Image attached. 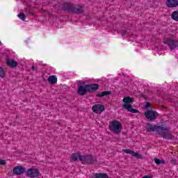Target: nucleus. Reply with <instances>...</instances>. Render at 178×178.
<instances>
[{
  "instance_id": "1",
  "label": "nucleus",
  "mask_w": 178,
  "mask_h": 178,
  "mask_svg": "<svg viewBox=\"0 0 178 178\" xmlns=\"http://www.w3.org/2000/svg\"><path fill=\"white\" fill-rule=\"evenodd\" d=\"M62 9L65 12H70V13H75V15H81L82 13H84V6H76L70 3H64L62 7Z\"/></svg>"
},
{
  "instance_id": "2",
  "label": "nucleus",
  "mask_w": 178,
  "mask_h": 178,
  "mask_svg": "<svg viewBox=\"0 0 178 178\" xmlns=\"http://www.w3.org/2000/svg\"><path fill=\"white\" fill-rule=\"evenodd\" d=\"M108 129L115 134H120L122 133L123 127L122 126V123H120V122L118 120H113L108 125Z\"/></svg>"
},
{
  "instance_id": "3",
  "label": "nucleus",
  "mask_w": 178,
  "mask_h": 178,
  "mask_svg": "<svg viewBox=\"0 0 178 178\" xmlns=\"http://www.w3.org/2000/svg\"><path fill=\"white\" fill-rule=\"evenodd\" d=\"M122 102H124V104L122 106L123 108H124V109H127V111L131 112V113H138V110L131 108L133 99L130 98V97H124Z\"/></svg>"
},
{
  "instance_id": "4",
  "label": "nucleus",
  "mask_w": 178,
  "mask_h": 178,
  "mask_svg": "<svg viewBox=\"0 0 178 178\" xmlns=\"http://www.w3.org/2000/svg\"><path fill=\"white\" fill-rule=\"evenodd\" d=\"M164 44L168 45L171 51L178 48V40L173 38H167L163 40Z\"/></svg>"
},
{
  "instance_id": "5",
  "label": "nucleus",
  "mask_w": 178,
  "mask_h": 178,
  "mask_svg": "<svg viewBox=\"0 0 178 178\" xmlns=\"http://www.w3.org/2000/svg\"><path fill=\"white\" fill-rule=\"evenodd\" d=\"M81 162L84 164L86 163L87 165H91L92 163H95V162H97V160L92 158V156L91 155L82 156L81 159Z\"/></svg>"
},
{
  "instance_id": "6",
  "label": "nucleus",
  "mask_w": 178,
  "mask_h": 178,
  "mask_svg": "<svg viewBox=\"0 0 178 178\" xmlns=\"http://www.w3.org/2000/svg\"><path fill=\"white\" fill-rule=\"evenodd\" d=\"M39 175L40 172L37 169L30 168L26 171V176L28 177L35 178L38 177Z\"/></svg>"
},
{
  "instance_id": "7",
  "label": "nucleus",
  "mask_w": 178,
  "mask_h": 178,
  "mask_svg": "<svg viewBox=\"0 0 178 178\" xmlns=\"http://www.w3.org/2000/svg\"><path fill=\"white\" fill-rule=\"evenodd\" d=\"M157 115L158 113L156 111H147L146 113H145V118L149 120H155Z\"/></svg>"
},
{
  "instance_id": "8",
  "label": "nucleus",
  "mask_w": 178,
  "mask_h": 178,
  "mask_svg": "<svg viewBox=\"0 0 178 178\" xmlns=\"http://www.w3.org/2000/svg\"><path fill=\"white\" fill-rule=\"evenodd\" d=\"M94 113H102L105 111V106L102 104H95L92 107Z\"/></svg>"
},
{
  "instance_id": "9",
  "label": "nucleus",
  "mask_w": 178,
  "mask_h": 178,
  "mask_svg": "<svg viewBox=\"0 0 178 178\" xmlns=\"http://www.w3.org/2000/svg\"><path fill=\"white\" fill-rule=\"evenodd\" d=\"M26 172V168L22 167V166H17L13 168V173L14 175H17V176L20 175H23Z\"/></svg>"
},
{
  "instance_id": "10",
  "label": "nucleus",
  "mask_w": 178,
  "mask_h": 178,
  "mask_svg": "<svg viewBox=\"0 0 178 178\" xmlns=\"http://www.w3.org/2000/svg\"><path fill=\"white\" fill-rule=\"evenodd\" d=\"M123 152H125V154H129L130 155H132V156H134L135 158H137L138 159H141L143 158V156L137 152H135L134 151H131L129 149H123Z\"/></svg>"
},
{
  "instance_id": "11",
  "label": "nucleus",
  "mask_w": 178,
  "mask_h": 178,
  "mask_svg": "<svg viewBox=\"0 0 178 178\" xmlns=\"http://www.w3.org/2000/svg\"><path fill=\"white\" fill-rule=\"evenodd\" d=\"M86 88L88 92H95V91H97L99 88V86L97 83L86 85Z\"/></svg>"
},
{
  "instance_id": "12",
  "label": "nucleus",
  "mask_w": 178,
  "mask_h": 178,
  "mask_svg": "<svg viewBox=\"0 0 178 178\" xmlns=\"http://www.w3.org/2000/svg\"><path fill=\"white\" fill-rule=\"evenodd\" d=\"M155 131L158 132V134L163 136L165 131H169V127H163L156 125Z\"/></svg>"
},
{
  "instance_id": "13",
  "label": "nucleus",
  "mask_w": 178,
  "mask_h": 178,
  "mask_svg": "<svg viewBox=\"0 0 178 178\" xmlns=\"http://www.w3.org/2000/svg\"><path fill=\"white\" fill-rule=\"evenodd\" d=\"M165 4L168 8H176V6H178V1L167 0Z\"/></svg>"
},
{
  "instance_id": "14",
  "label": "nucleus",
  "mask_w": 178,
  "mask_h": 178,
  "mask_svg": "<svg viewBox=\"0 0 178 178\" xmlns=\"http://www.w3.org/2000/svg\"><path fill=\"white\" fill-rule=\"evenodd\" d=\"M88 92L87 90V85L84 86H79L78 87V94L79 95H86V94Z\"/></svg>"
},
{
  "instance_id": "15",
  "label": "nucleus",
  "mask_w": 178,
  "mask_h": 178,
  "mask_svg": "<svg viewBox=\"0 0 178 178\" xmlns=\"http://www.w3.org/2000/svg\"><path fill=\"white\" fill-rule=\"evenodd\" d=\"M162 137L165 140H173V138H175V136L169 133L168 131H164V133L163 134Z\"/></svg>"
},
{
  "instance_id": "16",
  "label": "nucleus",
  "mask_w": 178,
  "mask_h": 178,
  "mask_svg": "<svg viewBox=\"0 0 178 178\" xmlns=\"http://www.w3.org/2000/svg\"><path fill=\"white\" fill-rule=\"evenodd\" d=\"M146 130L148 133H151L152 131H155L156 129V125H154L151 123H147L146 124Z\"/></svg>"
},
{
  "instance_id": "17",
  "label": "nucleus",
  "mask_w": 178,
  "mask_h": 178,
  "mask_svg": "<svg viewBox=\"0 0 178 178\" xmlns=\"http://www.w3.org/2000/svg\"><path fill=\"white\" fill-rule=\"evenodd\" d=\"M81 158H83V156L80 155V153H74L71 156V159L74 162H76L78 160L81 161Z\"/></svg>"
},
{
  "instance_id": "18",
  "label": "nucleus",
  "mask_w": 178,
  "mask_h": 178,
  "mask_svg": "<svg viewBox=\"0 0 178 178\" xmlns=\"http://www.w3.org/2000/svg\"><path fill=\"white\" fill-rule=\"evenodd\" d=\"M7 65L8 66H9L10 67L14 68V67H17V62H16L14 60H7Z\"/></svg>"
},
{
  "instance_id": "19",
  "label": "nucleus",
  "mask_w": 178,
  "mask_h": 178,
  "mask_svg": "<svg viewBox=\"0 0 178 178\" xmlns=\"http://www.w3.org/2000/svg\"><path fill=\"white\" fill-rule=\"evenodd\" d=\"M48 81L49 83H51V84H56V83H58V78L54 75L49 76Z\"/></svg>"
},
{
  "instance_id": "20",
  "label": "nucleus",
  "mask_w": 178,
  "mask_h": 178,
  "mask_svg": "<svg viewBox=\"0 0 178 178\" xmlns=\"http://www.w3.org/2000/svg\"><path fill=\"white\" fill-rule=\"evenodd\" d=\"M111 91H104V92H102L101 93H98L97 95V97H99V98H101L106 95H111Z\"/></svg>"
},
{
  "instance_id": "21",
  "label": "nucleus",
  "mask_w": 178,
  "mask_h": 178,
  "mask_svg": "<svg viewBox=\"0 0 178 178\" xmlns=\"http://www.w3.org/2000/svg\"><path fill=\"white\" fill-rule=\"evenodd\" d=\"M171 18L172 19V20H175V22H178V11H174L172 14H171Z\"/></svg>"
},
{
  "instance_id": "22",
  "label": "nucleus",
  "mask_w": 178,
  "mask_h": 178,
  "mask_svg": "<svg viewBox=\"0 0 178 178\" xmlns=\"http://www.w3.org/2000/svg\"><path fill=\"white\" fill-rule=\"evenodd\" d=\"M154 162H155V163H156V165H161V164H162V163H163V164L165 163V161L161 160V159H156V158L154 159Z\"/></svg>"
},
{
  "instance_id": "23",
  "label": "nucleus",
  "mask_w": 178,
  "mask_h": 178,
  "mask_svg": "<svg viewBox=\"0 0 178 178\" xmlns=\"http://www.w3.org/2000/svg\"><path fill=\"white\" fill-rule=\"evenodd\" d=\"M0 77H2V79L5 77V70L1 67H0Z\"/></svg>"
},
{
  "instance_id": "24",
  "label": "nucleus",
  "mask_w": 178,
  "mask_h": 178,
  "mask_svg": "<svg viewBox=\"0 0 178 178\" xmlns=\"http://www.w3.org/2000/svg\"><path fill=\"white\" fill-rule=\"evenodd\" d=\"M18 17H19L21 19V20H24L26 19V15H24V13H20L18 15Z\"/></svg>"
},
{
  "instance_id": "25",
  "label": "nucleus",
  "mask_w": 178,
  "mask_h": 178,
  "mask_svg": "<svg viewBox=\"0 0 178 178\" xmlns=\"http://www.w3.org/2000/svg\"><path fill=\"white\" fill-rule=\"evenodd\" d=\"M0 165H6V161H5V160L0 159Z\"/></svg>"
},
{
  "instance_id": "26",
  "label": "nucleus",
  "mask_w": 178,
  "mask_h": 178,
  "mask_svg": "<svg viewBox=\"0 0 178 178\" xmlns=\"http://www.w3.org/2000/svg\"><path fill=\"white\" fill-rule=\"evenodd\" d=\"M127 33V32L125 30L120 31V33L122 34V35H126Z\"/></svg>"
},
{
  "instance_id": "27",
  "label": "nucleus",
  "mask_w": 178,
  "mask_h": 178,
  "mask_svg": "<svg viewBox=\"0 0 178 178\" xmlns=\"http://www.w3.org/2000/svg\"><path fill=\"white\" fill-rule=\"evenodd\" d=\"M151 106V104L149 102L146 103L145 108H149Z\"/></svg>"
},
{
  "instance_id": "28",
  "label": "nucleus",
  "mask_w": 178,
  "mask_h": 178,
  "mask_svg": "<svg viewBox=\"0 0 178 178\" xmlns=\"http://www.w3.org/2000/svg\"><path fill=\"white\" fill-rule=\"evenodd\" d=\"M143 178H152V175H145Z\"/></svg>"
},
{
  "instance_id": "29",
  "label": "nucleus",
  "mask_w": 178,
  "mask_h": 178,
  "mask_svg": "<svg viewBox=\"0 0 178 178\" xmlns=\"http://www.w3.org/2000/svg\"><path fill=\"white\" fill-rule=\"evenodd\" d=\"M32 70H35V67H34V65L32 66Z\"/></svg>"
},
{
  "instance_id": "30",
  "label": "nucleus",
  "mask_w": 178,
  "mask_h": 178,
  "mask_svg": "<svg viewBox=\"0 0 178 178\" xmlns=\"http://www.w3.org/2000/svg\"><path fill=\"white\" fill-rule=\"evenodd\" d=\"M0 45H2V42L0 41Z\"/></svg>"
}]
</instances>
